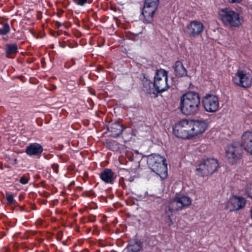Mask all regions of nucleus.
I'll list each match as a JSON object with an SVG mask.
<instances>
[{"mask_svg": "<svg viewBox=\"0 0 252 252\" xmlns=\"http://www.w3.org/2000/svg\"><path fill=\"white\" fill-rule=\"evenodd\" d=\"M246 203V201L244 197L232 195L226 203V207L230 212L237 211L244 208Z\"/></svg>", "mask_w": 252, "mask_h": 252, "instance_id": "nucleus-12", "label": "nucleus"}, {"mask_svg": "<svg viewBox=\"0 0 252 252\" xmlns=\"http://www.w3.org/2000/svg\"><path fill=\"white\" fill-rule=\"evenodd\" d=\"M29 180V179L28 177H27L26 176H22L20 178L19 182L21 184L25 185L28 183Z\"/></svg>", "mask_w": 252, "mask_h": 252, "instance_id": "nucleus-27", "label": "nucleus"}, {"mask_svg": "<svg viewBox=\"0 0 252 252\" xmlns=\"http://www.w3.org/2000/svg\"><path fill=\"white\" fill-rule=\"evenodd\" d=\"M182 209V208L180 207L179 202L177 201L176 197H175L172 200H171L169 204V210L171 213L178 211Z\"/></svg>", "mask_w": 252, "mask_h": 252, "instance_id": "nucleus-22", "label": "nucleus"}, {"mask_svg": "<svg viewBox=\"0 0 252 252\" xmlns=\"http://www.w3.org/2000/svg\"><path fill=\"white\" fill-rule=\"evenodd\" d=\"M250 213L251 218V219H252V206L251 209L250 210Z\"/></svg>", "mask_w": 252, "mask_h": 252, "instance_id": "nucleus-31", "label": "nucleus"}, {"mask_svg": "<svg viewBox=\"0 0 252 252\" xmlns=\"http://www.w3.org/2000/svg\"><path fill=\"white\" fill-rule=\"evenodd\" d=\"M18 47L16 44H8L6 45L5 52L6 56L12 58V55L17 52Z\"/></svg>", "mask_w": 252, "mask_h": 252, "instance_id": "nucleus-21", "label": "nucleus"}, {"mask_svg": "<svg viewBox=\"0 0 252 252\" xmlns=\"http://www.w3.org/2000/svg\"><path fill=\"white\" fill-rule=\"evenodd\" d=\"M218 18L225 28H238L243 22V17L238 12L229 7L219 9Z\"/></svg>", "mask_w": 252, "mask_h": 252, "instance_id": "nucleus-2", "label": "nucleus"}, {"mask_svg": "<svg viewBox=\"0 0 252 252\" xmlns=\"http://www.w3.org/2000/svg\"><path fill=\"white\" fill-rule=\"evenodd\" d=\"M6 198L7 201L12 204L14 201L13 196L11 194H7L6 195Z\"/></svg>", "mask_w": 252, "mask_h": 252, "instance_id": "nucleus-28", "label": "nucleus"}, {"mask_svg": "<svg viewBox=\"0 0 252 252\" xmlns=\"http://www.w3.org/2000/svg\"><path fill=\"white\" fill-rule=\"evenodd\" d=\"M232 81L239 87L248 88L252 84V76L246 70L239 69L233 77Z\"/></svg>", "mask_w": 252, "mask_h": 252, "instance_id": "nucleus-7", "label": "nucleus"}, {"mask_svg": "<svg viewBox=\"0 0 252 252\" xmlns=\"http://www.w3.org/2000/svg\"><path fill=\"white\" fill-rule=\"evenodd\" d=\"M43 151L42 146L37 143L30 144L27 146L26 153L29 156H38L40 155Z\"/></svg>", "mask_w": 252, "mask_h": 252, "instance_id": "nucleus-15", "label": "nucleus"}, {"mask_svg": "<svg viewBox=\"0 0 252 252\" xmlns=\"http://www.w3.org/2000/svg\"><path fill=\"white\" fill-rule=\"evenodd\" d=\"M158 0H149L148 1L147 0H145L144 3H146V4H149L158 6Z\"/></svg>", "mask_w": 252, "mask_h": 252, "instance_id": "nucleus-24", "label": "nucleus"}, {"mask_svg": "<svg viewBox=\"0 0 252 252\" xmlns=\"http://www.w3.org/2000/svg\"><path fill=\"white\" fill-rule=\"evenodd\" d=\"M100 178L101 180L107 184L112 183L113 180V173L110 169H105L100 174Z\"/></svg>", "mask_w": 252, "mask_h": 252, "instance_id": "nucleus-18", "label": "nucleus"}, {"mask_svg": "<svg viewBox=\"0 0 252 252\" xmlns=\"http://www.w3.org/2000/svg\"><path fill=\"white\" fill-rule=\"evenodd\" d=\"M219 166L218 161L214 158H207L202 160L196 168L197 174L205 177L214 173Z\"/></svg>", "mask_w": 252, "mask_h": 252, "instance_id": "nucleus-5", "label": "nucleus"}, {"mask_svg": "<svg viewBox=\"0 0 252 252\" xmlns=\"http://www.w3.org/2000/svg\"><path fill=\"white\" fill-rule=\"evenodd\" d=\"M246 193L248 197L252 198V184L248 186L246 189Z\"/></svg>", "mask_w": 252, "mask_h": 252, "instance_id": "nucleus-25", "label": "nucleus"}, {"mask_svg": "<svg viewBox=\"0 0 252 252\" xmlns=\"http://www.w3.org/2000/svg\"><path fill=\"white\" fill-rule=\"evenodd\" d=\"M202 104L205 110L208 112H217L219 108L218 97L213 94H207L202 99Z\"/></svg>", "mask_w": 252, "mask_h": 252, "instance_id": "nucleus-9", "label": "nucleus"}, {"mask_svg": "<svg viewBox=\"0 0 252 252\" xmlns=\"http://www.w3.org/2000/svg\"><path fill=\"white\" fill-rule=\"evenodd\" d=\"M10 27L7 23H5L3 25L1 29H0V34L6 35L10 32Z\"/></svg>", "mask_w": 252, "mask_h": 252, "instance_id": "nucleus-23", "label": "nucleus"}, {"mask_svg": "<svg viewBox=\"0 0 252 252\" xmlns=\"http://www.w3.org/2000/svg\"><path fill=\"white\" fill-rule=\"evenodd\" d=\"M241 146L252 155V132L246 131L242 136Z\"/></svg>", "mask_w": 252, "mask_h": 252, "instance_id": "nucleus-13", "label": "nucleus"}, {"mask_svg": "<svg viewBox=\"0 0 252 252\" xmlns=\"http://www.w3.org/2000/svg\"><path fill=\"white\" fill-rule=\"evenodd\" d=\"M242 150L238 144L233 143L227 147L225 150L226 158L229 163H236L241 158Z\"/></svg>", "mask_w": 252, "mask_h": 252, "instance_id": "nucleus-8", "label": "nucleus"}, {"mask_svg": "<svg viewBox=\"0 0 252 252\" xmlns=\"http://www.w3.org/2000/svg\"><path fill=\"white\" fill-rule=\"evenodd\" d=\"M157 8L158 6L144 3L142 14L144 17L145 22L150 23L153 21L154 13Z\"/></svg>", "mask_w": 252, "mask_h": 252, "instance_id": "nucleus-14", "label": "nucleus"}, {"mask_svg": "<svg viewBox=\"0 0 252 252\" xmlns=\"http://www.w3.org/2000/svg\"><path fill=\"white\" fill-rule=\"evenodd\" d=\"M147 164L150 169L161 179L167 176V164L165 158L158 154H151L147 157Z\"/></svg>", "mask_w": 252, "mask_h": 252, "instance_id": "nucleus-3", "label": "nucleus"}, {"mask_svg": "<svg viewBox=\"0 0 252 252\" xmlns=\"http://www.w3.org/2000/svg\"><path fill=\"white\" fill-rule=\"evenodd\" d=\"M167 223L169 226H171V225L173 224V221H172V220H171L170 217H169V219H168V221H167Z\"/></svg>", "mask_w": 252, "mask_h": 252, "instance_id": "nucleus-30", "label": "nucleus"}, {"mask_svg": "<svg viewBox=\"0 0 252 252\" xmlns=\"http://www.w3.org/2000/svg\"><path fill=\"white\" fill-rule=\"evenodd\" d=\"M167 80V71L163 69L158 70L154 78V86L155 89L158 92L166 91L169 88Z\"/></svg>", "mask_w": 252, "mask_h": 252, "instance_id": "nucleus-6", "label": "nucleus"}, {"mask_svg": "<svg viewBox=\"0 0 252 252\" xmlns=\"http://www.w3.org/2000/svg\"><path fill=\"white\" fill-rule=\"evenodd\" d=\"M88 0H73V2L79 6H84L87 2Z\"/></svg>", "mask_w": 252, "mask_h": 252, "instance_id": "nucleus-26", "label": "nucleus"}, {"mask_svg": "<svg viewBox=\"0 0 252 252\" xmlns=\"http://www.w3.org/2000/svg\"><path fill=\"white\" fill-rule=\"evenodd\" d=\"M107 128L111 132V136L115 138L118 137L123 131L122 126L117 122L110 124Z\"/></svg>", "mask_w": 252, "mask_h": 252, "instance_id": "nucleus-16", "label": "nucleus"}, {"mask_svg": "<svg viewBox=\"0 0 252 252\" xmlns=\"http://www.w3.org/2000/svg\"><path fill=\"white\" fill-rule=\"evenodd\" d=\"M178 202H179L180 207L182 208L189 206L191 202V199L188 196H177L176 197Z\"/></svg>", "mask_w": 252, "mask_h": 252, "instance_id": "nucleus-19", "label": "nucleus"}, {"mask_svg": "<svg viewBox=\"0 0 252 252\" xmlns=\"http://www.w3.org/2000/svg\"><path fill=\"white\" fill-rule=\"evenodd\" d=\"M141 248L140 243L134 240L131 241L127 247L128 252H138Z\"/></svg>", "mask_w": 252, "mask_h": 252, "instance_id": "nucleus-20", "label": "nucleus"}, {"mask_svg": "<svg viewBox=\"0 0 252 252\" xmlns=\"http://www.w3.org/2000/svg\"><path fill=\"white\" fill-rule=\"evenodd\" d=\"M208 125L205 120L190 119L191 139L203 134Z\"/></svg>", "mask_w": 252, "mask_h": 252, "instance_id": "nucleus-10", "label": "nucleus"}, {"mask_svg": "<svg viewBox=\"0 0 252 252\" xmlns=\"http://www.w3.org/2000/svg\"><path fill=\"white\" fill-rule=\"evenodd\" d=\"M200 97L198 93L190 91L182 95L180 98V110L185 115H194L200 108Z\"/></svg>", "mask_w": 252, "mask_h": 252, "instance_id": "nucleus-1", "label": "nucleus"}, {"mask_svg": "<svg viewBox=\"0 0 252 252\" xmlns=\"http://www.w3.org/2000/svg\"><path fill=\"white\" fill-rule=\"evenodd\" d=\"M174 68L175 75L177 76L182 77L188 75L187 70L181 62H176L174 64Z\"/></svg>", "mask_w": 252, "mask_h": 252, "instance_id": "nucleus-17", "label": "nucleus"}, {"mask_svg": "<svg viewBox=\"0 0 252 252\" xmlns=\"http://www.w3.org/2000/svg\"><path fill=\"white\" fill-rule=\"evenodd\" d=\"M204 29L202 22L197 20H192L186 26V32L190 37L195 38L201 34Z\"/></svg>", "mask_w": 252, "mask_h": 252, "instance_id": "nucleus-11", "label": "nucleus"}, {"mask_svg": "<svg viewBox=\"0 0 252 252\" xmlns=\"http://www.w3.org/2000/svg\"><path fill=\"white\" fill-rule=\"evenodd\" d=\"M242 0H227V1L231 3H240Z\"/></svg>", "mask_w": 252, "mask_h": 252, "instance_id": "nucleus-29", "label": "nucleus"}, {"mask_svg": "<svg viewBox=\"0 0 252 252\" xmlns=\"http://www.w3.org/2000/svg\"><path fill=\"white\" fill-rule=\"evenodd\" d=\"M190 119H183L178 122L173 128L174 134L184 139H191Z\"/></svg>", "mask_w": 252, "mask_h": 252, "instance_id": "nucleus-4", "label": "nucleus"}]
</instances>
